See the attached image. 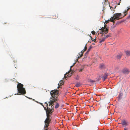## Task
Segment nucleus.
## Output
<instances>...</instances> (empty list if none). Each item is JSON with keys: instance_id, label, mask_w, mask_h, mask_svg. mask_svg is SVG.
<instances>
[{"instance_id": "obj_1", "label": "nucleus", "mask_w": 130, "mask_h": 130, "mask_svg": "<svg viewBox=\"0 0 130 130\" xmlns=\"http://www.w3.org/2000/svg\"><path fill=\"white\" fill-rule=\"evenodd\" d=\"M45 103L46 104L45 106L47 107V108L46 109V107H44V106H43V107L44 110H46L47 118L44 121L45 125L44 127V130H51L49 127H48V126L51 121L50 119L51 116L52 115V113L54 111V106L52 108V105H51V109L50 108H48V103L46 102Z\"/></svg>"}, {"instance_id": "obj_2", "label": "nucleus", "mask_w": 130, "mask_h": 130, "mask_svg": "<svg viewBox=\"0 0 130 130\" xmlns=\"http://www.w3.org/2000/svg\"><path fill=\"white\" fill-rule=\"evenodd\" d=\"M58 93V90H53L51 91V95L53 98H50L51 100L48 102L49 106H53L54 105V103L57 100Z\"/></svg>"}, {"instance_id": "obj_3", "label": "nucleus", "mask_w": 130, "mask_h": 130, "mask_svg": "<svg viewBox=\"0 0 130 130\" xmlns=\"http://www.w3.org/2000/svg\"><path fill=\"white\" fill-rule=\"evenodd\" d=\"M23 85L21 83H19L17 86L18 92L20 93V94H23L26 93L25 89L23 88Z\"/></svg>"}, {"instance_id": "obj_4", "label": "nucleus", "mask_w": 130, "mask_h": 130, "mask_svg": "<svg viewBox=\"0 0 130 130\" xmlns=\"http://www.w3.org/2000/svg\"><path fill=\"white\" fill-rule=\"evenodd\" d=\"M122 16V14L121 13H115L113 15V17H111V22H113V23H114V21L121 19L122 18L121 17Z\"/></svg>"}, {"instance_id": "obj_5", "label": "nucleus", "mask_w": 130, "mask_h": 130, "mask_svg": "<svg viewBox=\"0 0 130 130\" xmlns=\"http://www.w3.org/2000/svg\"><path fill=\"white\" fill-rule=\"evenodd\" d=\"M100 30L102 31V36L103 35L106 34L108 32V29L106 27V25H104V27H102Z\"/></svg>"}, {"instance_id": "obj_6", "label": "nucleus", "mask_w": 130, "mask_h": 130, "mask_svg": "<svg viewBox=\"0 0 130 130\" xmlns=\"http://www.w3.org/2000/svg\"><path fill=\"white\" fill-rule=\"evenodd\" d=\"M108 75V73H106L104 74V75L102 77V78L103 81L105 80L107 78Z\"/></svg>"}, {"instance_id": "obj_7", "label": "nucleus", "mask_w": 130, "mask_h": 130, "mask_svg": "<svg viewBox=\"0 0 130 130\" xmlns=\"http://www.w3.org/2000/svg\"><path fill=\"white\" fill-rule=\"evenodd\" d=\"M85 51H84V50H83L82 51H81L80 53H79V54H79V55H80V56H78V58H79L80 57H81L83 55V54L84 53V52H85Z\"/></svg>"}, {"instance_id": "obj_8", "label": "nucleus", "mask_w": 130, "mask_h": 130, "mask_svg": "<svg viewBox=\"0 0 130 130\" xmlns=\"http://www.w3.org/2000/svg\"><path fill=\"white\" fill-rule=\"evenodd\" d=\"M129 70L127 69H124L123 70V73L125 74H128L129 73Z\"/></svg>"}, {"instance_id": "obj_9", "label": "nucleus", "mask_w": 130, "mask_h": 130, "mask_svg": "<svg viewBox=\"0 0 130 130\" xmlns=\"http://www.w3.org/2000/svg\"><path fill=\"white\" fill-rule=\"evenodd\" d=\"M102 37L101 39H100V43H101L102 42L104 41H105V39H106V38H105V37L104 36V35H103V36H102Z\"/></svg>"}, {"instance_id": "obj_10", "label": "nucleus", "mask_w": 130, "mask_h": 130, "mask_svg": "<svg viewBox=\"0 0 130 130\" xmlns=\"http://www.w3.org/2000/svg\"><path fill=\"white\" fill-rule=\"evenodd\" d=\"M63 84V82L62 80H60L58 84V85L59 86L58 87V88H59V86H61Z\"/></svg>"}, {"instance_id": "obj_11", "label": "nucleus", "mask_w": 130, "mask_h": 130, "mask_svg": "<svg viewBox=\"0 0 130 130\" xmlns=\"http://www.w3.org/2000/svg\"><path fill=\"white\" fill-rule=\"evenodd\" d=\"M120 124H122L123 125H125L127 124L126 121L125 120H123Z\"/></svg>"}, {"instance_id": "obj_12", "label": "nucleus", "mask_w": 130, "mask_h": 130, "mask_svg": "<svg viewBox=\"0 0 130 130\" xmlns=\"http://www.w3.org/2000/svg\"><path fill=\"white\" fill-rule=\"evenodd\" d=\"M128 9L126 10H125L124 12H123V13L124 14V15L123 16V17H124V16H125L126 14H127V12L128 11V10L130 9V7H127Z\"/></svg>"}, {"instance_id": "obj_13", "label": "nucleus", "mask_w": 130, "mask_h": 130, "mask_svg": "<svg viewBox=\"0 0 130 130\" xmlns=\"http://www.w3.org/2000/svg\"><path fill=\"white\" fill-rule=\"evenodd\" d=\"M111 34L110 33H109L107 35H104V36L105 37V38H107L108 37H111Z\"/></svg>"}, {"instance_id": "obj_14", "label": "nucleus", "mask_w": 130, "mask_h": 130, "mask_svg": "<svg viewBox=\"0 0 130 130\" xmlns=\"http://www.w3.org/2000/svg\"><path fill=\"white\" fill-rule=\"evenodd\" d=\"M56 104L55 105V108L56 109H57L59 107V104L58 103L56 102Z\"/></svg>"}, {"instance_id": "obj_15", "label": "nucleus", "mask_w": 130, "mask_h": 130, "mask_svg": "<svg viewBox=\"0 0 130 130\" xmlns=\"http://www.w3.org/2000/svg\"><path fill=\"white\" fill-rule=\"evenodd\" d=\"M104 65L103 64H101L99 66V68L101 69L104 68Z\"/></svg>"}, {"instance_id": "obj_16", "label": "nucleus", "mask_w": 130, "mask_h": 130, "mask_svg": "<svg viewBox=\"0 0 130 130\" xmlns=\"http://www.w3.org/2000/svg\"><path fill=\"white\" fill-rule=\"evenodd\" d=\"M125 52L127 56H130V51H125Z\"/></svg>"}, {"instance_id": "obj_17", "label": "nucleus", "mask_w": 130, "mask_h": 130, "mask_svg": "<svg viewBox=\"0 0 130 130\" xmlns=\"http://www.w3.org/2000/svg\"><path fill=\"white\" fill-rule=\"evenodd\" d=\"M81 84L79 83H76L75 85L76 87H78L81 86Z\"/></svg>"}, {"instance_id": "obj_18", "label": "nucleus", "mask_w": 130, "mask_h": 130, "mask_svg": "<svg viewBox=\"0 0 130 130\" xmlns=\"http://www.w3.org/2000/svg\"><path fill=\"white\" fill-rule=\"evenodd\" d=\"M122 55L121 54H119L116 57V58L118 59H120L121 58Z\"/></svg>"}, {"instance_id": "obj_19", "label": "nucleus", "mask_w": 130, "mask_h": 130, "mask_svg": "<svg viewBox=\"0 0 130 130\" xmlns=\"http://www.w3.org/2000/svg\"><path fill=\"white\" fill-rule=\"evenodd\" d=\"M123 94L122 93H120L119 94V98L120 99H122V96H123Z\"/></svg>"}, {"instance_id": "obj_20", "label": "nucleus", "mask_w": 130, "mask_h": 130, "mask_svg": "<svg viewBox=\"0 0 130 130\" xmlns=\"http://www.w3.org/2000/svg\"><path fill=\"white\" fill-rule=\"evenodd\" d=\"M90 37L91 38V40L93 41H95V40H96V38L95 39H93V38L91 36H90Z\"/></svg>"}, {"instance_id": "obj_21", "label": "nucleus", "mask_w": 130, "mask_h": 130, "mask_svg": "<svg viewBox=\"0 0 130 130\" xmlns=\"http://www.w3.org/2000/svg\"><path fill=\"white\" fill-rule=\"evenodd\" d=\"M111 18H110V20H108L107 21H105V23H106V24L107 23L109 22V21L111 22Z\"/></svg>"}, {"instance_id": "obj_22", "label": "nucleus", "mask_w": 130, "mask_h": 130, "mask_svg": "<svg viewBox=\"0 0 130 130\" xmlns=\"http://www.w3.org/2000/svg\"><path fill=\"white\" fill-rule=\"evenodd\" d=\"M89 82H90L93 83V82H94V81L93 80L90 79L89 80Z\"/></svg>"}, {"instance_id": "obj_23", "label": "nucleus", "mask_w": 130, "mask_h": 130, "mask_svg": "<svg viewBox=\"0 0 130 130\" xmlns=\"http://www.w3.org/2000/svg\"><path fill=\"white\" fill-rule=\"evenodd\" d=\"M91 48H92V47L90 46V47L88 49V50H87V51L88 52H89V51H90V50H91Z\"/></svg>"}, {"instance_id": "obj_24", "label": "nucleus", "mask_w": 130, "mask_h": 130, "mask_svg": "<svg viewBox=\"0 0 130 130\" xmlns=\"http://www.w3.org/2000/svg\"><path fill=\"white\" fill-rule=\"evenodd\" d=\"M91 33L93 35H94L95 33V32L94 31H92L91 32Z\"/></svg>"}, {"instance_id": "obj_25", "label": "nucleus", "mask_w": 130, "mask_h": 130, "mask_svg": "<svg viewBox=\"0 0 130 130\" xmlns=\"http://www.w3.org/2000/svg\"><path fill=\"white\" fill-rule=\"evenodd\" d=\"M89 52H88V51H87L86 52L85 54V55L86 56H87V55H88V53H89Z\"/></svg>"}, {"instance_id": "obj_26", "label": "nucleus", "mask_w": 130, "mask_h": 130, "mask_svg": "<svg viewBox=\"0 0 130 130\" xmlns=\"http://www.w3.org/2000/svg\"><path fill=\"white\" fill-rule=\"evenodd\" d=\"M76 63V62L74 63L73 64V65L71 66L70 67V70H71V68H72L73 67L75 64Z\"/></svg>"}, {"instance_id": "obj_27", "label": "nucleus", "mask_w": 130, "mask_h": 130, "mask_svg": "<svg viewBox=\"0 0 130 130\" xmlns=\"http://www.w3.org/2000/svg\"><path fill=\"white\" fill-rule=\"evenodd\" d=\"M87 49V47L86 46V44L85 46V47L84 49V51H85Z\"/></svg>"}, {"instance_id": "obj_28", "label": "nucleus", "mask_w": 130, "mask_h": 130, "mask_svg": "<svg viewBox=\"0 0 130 130\" xmlns=\"http://www.w3.org/2000/svg\"><path fill=\"white\" fill-rule=\"evenodd\" d=\"M83 69H80L79 70V72H81L82 71V70H83Z\"/></svg>"}, {"instance_id": "obj_29", "label": "nucleus", "mask_w": 130, "mask_h": 130, "mask_svg": "<svg viewBox=\"0 0 130 130\" xmlns=\"http://www.w3.org/2000/svg\"><path fill=\"white\" fill-rule=\"evenodd\" d=\"M75 79L77 80H78V77H76L75 78Z\"/></svg>"}, {"instance_id": "obj_30", "label": "nucleus", "mask_w": 130, "mask_h": 130, "mask_svg": "<svg viewBox=\"0 0 130 130\" xmlns=\"http://www.w3.org/2000/svg\"><path fill=\"white\" fill-rule=\"evenodd\" d=\"M129 18H130V14H129V16L128 17H127V18L128 19Z\"/></svg>"}, {"instance_id": "obj_31", "label": "nucleus", "mask_w": 130, "mask_h": 130, "mask_svg": "<svg viewBox=\"0 0 130 130\" xmlns=\"http://www.w3.org/2000/svg\"><path fill=\"white\" fill-rule=\"evenodd\" d=\"M67 74V73H66V74H65V75H64V78H65V79H66V77H66V75Z\"/></svg>"}, {"instance_id": "obj_32", "label": "nucleus", "mask_w": 130, "mask_h": 130, "mask_svg": "<svg viewBox=\"0 0 130 130\" xmlns=\"http://www.w3.org/2000/svg\"><path fill=\"white\" fill-rule=\"evenodd\" d=\"M124 130H127V129L126 128H124Z\"/></svg>"}, {"instance_id": "obj_33", "label": "nucleus", "mask_w": 130, "mask_h": 130, "mask_svg": "<svg viewBox=\"0 0 130 130\" xmlns=\"http://www.w3.org/2000/svg\"><path fill=\"white\" fill-rule=\"evenodd\" d=\"M40 104H41V105H42L43 106V104H42V103H40Z\"/></svg>"}, {"instance_id": "obj_34", "label": "nucleus", "mask_w": 130, "mask_h": 130, "mask_svg": "<svg viewBox=\"0 0 130 130\" xmlns=\"http://www.w3.org/2000/svg\"><path fill=\"white\" fill-rule=\"evenodd\" d=\"M120 2L119 3H118V5H120Z\"/></svg>"}, {"instance_id": "obj_35", "label": "nucleus", "mask_w": 130, "mask_h": 130, "mask_svg": "<svg viewBox=\"0 0 130 130\" xmlns=\"http://www.w3.org/2000/svg\"><path fill=\"white\" fill-rule=\"evenodd\" d=\"M107 1V0H105V2H106Z\"/></svg>"}, {"instance_id": "obj_36", "label": "nucleus", "mask_w": 130, "mask_h": 130, "mask_svg": "<svg viewBox=\"0 0 130 130\" xmlns=\"http://www.w3.org/2000/svg\"><path fill=\"white\" fill-rule=\"evenodd\" d=\"M92 44H93V45H94V43H92Z\"/></svg>"}, {"instance_id": "obj_37", "label": "nucleus", "mask_w": 130, "mask_h": 130, "mask_svg": "<svg viewBox=\"0 0 130 130\" xmlns=\"http://www.w3.org/2000/svg\"><path fill=\"white\" fill-rule=\"evenodd\" d=\"M67 76H68V75H67Z\"/></svg>"}, {"instance_id": "obj_38", "label": "nucleus", "mask_w": 130, "mask_h": 130, "mask_svg": "<svg viewBox=\"0 0 130 130\" xmlns=\"http://www.w3.org/2000/svg\"><path fill=\"white\" fill-rule=\"evenodd\" d=\"M121 1V0H120V1Z\"/></svg>"}]
</instances>
